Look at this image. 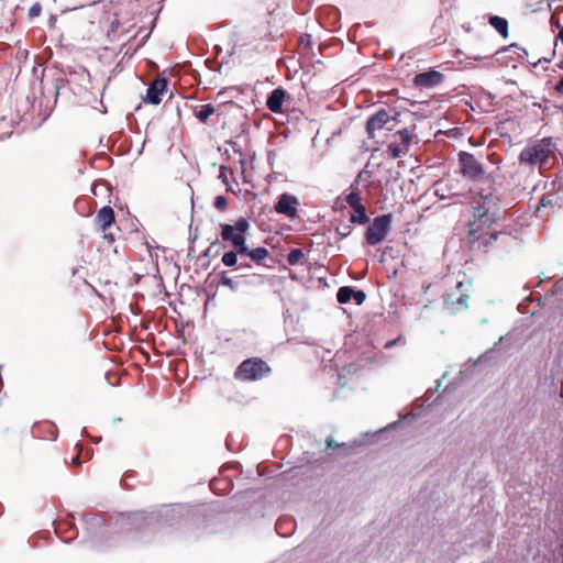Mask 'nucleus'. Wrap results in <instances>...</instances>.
Returning <instances> with one entry per match:
<instances>
[{"label": "nucleus", "instance_id": "nucleus-27", "mask_svg": "<svg viewBox=\"0 0 563 563\" xmlns=\"http://www.w3.org/2000/svg\"><path fill=\"white\" fill-rule=\"evenodd\" d=\"M227 199L223 196H218L214 199V207L219 210H223L227 207Z\"/></svg>", "mask_w": 563, "mask_h": 563}, {"label": "nucleus", "instance_id": "nucleus-22", "mask_svg": "<svg viewBox=\"0 0 563 563\" xmlns=\"http://www.w3.org/2000/svg\"><path fill=\"white\" fill-rule=\"evenodd\" d=\"M352 231H353L352 225L347 224V223L339 224L335 228V233L339 236V240H343V239L347 238L352 233Z\"/></svg>", "mask_w": 563, "mask_h": 563}, {"label": "nucleus", "instance_id": "nucleus-12", "mask_svg": "<svg viewBox=\"0 0 563 563\" xmlns=\"http://www.w3.org/2000/svg\"><path fill=\"white\" fill-rule=\"evenodd\" d=\"M272 368L260 357H249V380H258L269 376Z\"/></svg>", "mask_w": 563, "mask_h": 563}, {"label": "nucleus", "instance_id": "nucleus-36", "mask_svg": "<svg viewBox=\"0 0 563 563\" xmlns=\"http://www.w3.org/2000/svg\"><path fill=\"white\" fill-rule=\"evenodd\" d=\"M393 344H394L393 342H388V343L386 344V347H389V346H391Z\"/></svg>", "mask_w": 563, "mask_h": 563}, {"label": "nucleus", "instance_id": "nucleus-18", "mask_svg": "<svg viewBox=\"0 0 563 563\" xmlns=\"http://www.w3.org/2000/svg\"><path fill=\"white\" fill-rule=\"evenodd\" d=\"M354 295V289L349 286H343L339 288L336 294V299L340 303H347L351 301L352 297Z\"/></svg>", "mask_w": 563, "mask_h": 563}, {"label": "nucleus", "instance_id": "nucleus-30", "mask_svg": "<svg viewBox=\"0 0 563 563\" xmlns=\"http://www.w3.org/2000/svg\"><path fill=\"white\" fill-rule=\"evenodd\" d=\"M228 173L229 170L225 167L220 168V178L223 180V183L228 186Z\"/></svg>", "mask_w": 563, "mask_h": 563}, {"label": "nucleus", "instance_id": "nucleus-24", "mask_svg": "<svg viewBox=\"0 0 563 563\" xmlns=\"http://www.w3.org/2000/svg\"><path fill=\"white\" fill-rule=\"evenodd\" d=\"M234 377L240 380L246 379V360L238 366Z\"/></svg>", "mask_w": 563, "mask_h": 563}, {"label": "nucleus", "instance_id": "nucleus-13", "mask_svg": "<svg viewBox=\"0 0 563 563\" xmlns=\"http://www.w3.org/2000/svg\"><path fill=\"white\" fill-rule=\"evenodd\" d=\"M166 90L167 80L165 78H156L147 88L144 101L151 104H159Z\"/></svg>", "mask_w": 563, "mask_h": 563}, {"label": "nucleus", "instance_id": "nucleus-25", "mask_svg": "<svg viewBox=\"0 0 563 563\" xmlns=\"http://www.w3.org/2000/svg\"><path fill=\"white\" fill-rule=\"evenodd\" d=\"M352 299H354L357 305H362L366 299V294L362 290L354 289V295Z\"/></svg>", "mask_w": 563, "mask_h": 563}, {"label": "nucleus", "instance_id": "nucleus-37", "mask_svg": "<svg viewBox=\"0 0 563 563\" xmlns=\"http://www.w3.org/2000/svg\"><path fill=\"white\" fill-rule=\"evenodd\" d=\"M227 190H230V191H233V192H234L233 188H232V187H230V186H228Z\"/></svg>", "mask_w": 563, "mask_h": 563}, {"label": "nucleus", "instance_id": "nucleus-32", "mask_svg": "<svg viewBox=\"0 0 563 563\" xmlns=\"http://www.w3.org/2000/svg\"><path fill=\"white\" fill-rule=\"evenodd\" d=\"M555 90L560 93L563 92V77L558 81V84L555 85Z\"/></svg>", "mask_w": 563, "mask_h": 563}, {"label": "nucleus", "instance_id": "nucleus-3", "mask_svg": "<svg viewBox=\"0 0 563 563\" xmlns=\"http://www.w3.org/2000/svg\"><path fill=\"white\" fill-rule=\"evenodd\" d=\"M393 216L391 213L382 214L376 217L372 224L368 225L365 232L366 243L369 245H377L383 242L391 229Z\"/></svg>", "mask_w": 563, "mask_h": 563}, {"label": "nucleus", "instance_id": "nucleus-33", "mask_svg": "<svg viewBox=\"0 0 563 563\" xmlns=\"http://www.w3.org/2000/svg\"><path fill=\"white\" fill-rule=\"evenodd\" d=\"M327 446L331 448V449H334V448L338 446V444H335L333 439L330 438V439L327 440Z\"/></svg>", "mask_w": 563, "mask_h": 563}, {"label": "nucleus", "instance_id": "nucleus-5", "mask_svg": "<svg viewBox=\"0 0 563 563\" xmlns=\"http://www.w3.org/2000/svg\"><path fill=\"white\" fill-rule=\"evenodd\" d=\"M460 172L464 178L481 181L485 177V168L477 158L468 152L459 153Z\"/></svg>", "mask_w": 563, "mask_h": 563}, {"label": "nucleus", "instance_id": "nucleus-34", "mask_svg": "<svg viewBox=\"0 0 563 563\" xmlns=\"http://www.w3.org/2000/svg\"><path fill=\"white\" fill-rule=\"evenodd\" d=\"M540 203H541L543 207H545L548 203H550V200H549L547 197H544V196H543V197L540 199Z\"/></svg>", "mask_w": 563, "mask_h": 563}, {"label": "nucleus", "instance_id": "nucleus-29", "mask_svg": "<svg viewBox=\"0 0 563 563\" xmlns=\"http://www.w3.org/2000/svg\"><path fill=\"white\" fill-rule=\"evenodd\" d=\"M221 283L225 286L231 287L232 289L235 287L233 284V279L230 278L227 274H223L221 277Z\"/></svg>", "mask_w": 563, "mask_h": 563}, {"label": "nucleus", "instance_id": "nucleus-6", "mask_svg": "<svg viewBox=\"0 0 563 563\" xmlns=\"http://www.w3.org/2000/svg\"><path fill=\"white\" fill-rule=\"evenodd\" d=\"M468 295L463 282H459L454 289L445 294L443 298L444 309L454 314L467 308Z\"/></svg>", "mask_w": 563, "mask_h": 563}, {"label": "nucleus", "instance_id": "nucleus-21", "mask_svg": "<svg viewBox=\"0 0 563 563\" xmlns=\"http://www.w3.org/2000/svg\"><path fill=\"white\" fill-rule=\"evenodd\" d=\"M268 255V251L265 247H256L252 251H249V257L253 261L260 263Z\"/></svg>", "mask_w": 563, "mask_h": 563}, {"label": "nucleus", "instance_id": "nucleus-23", "mask_svg": "<svg viewBox=\"0 0 563 563\" xmlns=\"http://www.w3.org/2000/svg\"><path fill=\"white\" fill-rule=\"evenodd\" d=\"M238 253L239 252L236 250L224 253L222 256V263L225 266H234L238 262Z\"/></svg>", "mask_w": 563, "mask_h": 563}, {"label": "nucleus", "instance_id": "nucleus-10", "mask_svg": "<svg viewBox=\"0 0 563 563\" xmlns=\"http://www.w3.org/2000/svg\"><path fill=\"white\" fill-rule=\"evenodd\" d=\"M95 222L97 228L104 233L103 238L112 243L114 241L113 235L106 233V231L114 223L113 209L109 206L101 208L96 216Z\"/></svg>", "mask_w": 563, "mask_h": 563}, {"label": "nucleus", "instance_id": "nucleus-19", "mask_svg": "<svg viewBox=\"0 0 563 563\" xmlns=\"http://www.w3.org/2000/svg\"><path fill=\"white\" fill-rule=\"evenodd\" d=\"M305 254L300 249H292L287 255V262L289 265H298L301 263Z\"/></svg>", "mask_w": 563, "mask_h": 563}, {"label": "nucleus", "instance_id": "nucleus-38", "mask_svg": "<svg viewBox=\"0 0 563 563\" xmlns=\"http://www.w3.org/2000/svg\"><path fill=\"white\" fill-rule=\"evenodd\" d=\"M560 68H563V60L559 64Z\"/></svg>", "mask_w": 563, "mask_h": 563}, {"label": "nucleus", "instance_id": "nucleus-35", "mask_svg": "<svg viewBox=\"0 0 563 563\" xmlns=\"http://www.w3.org/2000/svg\"><path fill=\"white\" fill-rule=\"evenodd\" d=\"M73 464H75V465L79 464L78 456H76V457H74V459H73Z\"/></svg>", "mask_w": 563, "mask_h": 563}, {"label": "nucleus", "instance_id": "nucleus-15", "mask_svg": "<svg viewBox=\"0 0 563 563\" xmlns=\"http://www.w3.org/2000/svg\"><path fill=\"white\" fill-rule=\"evenodd\" d=\"M489 24L503 36H508V21L504 18L494 15L489 19Z\"/></svg>", "mask_w": 563, "mask_h": 563}, {"label": "nucleus", "instance_id": "nucleus-14", "mask_svg": "<svg viewBox=\"0 0 563 563\" xmlns=\"http://www.w3.org/2000/svg\"><path fill=\"white\" fill-rule=\"evenodd\" d=\"M286 90L283 88L274 89L267 98L266 106L274 113L283 112V103L286 98Z\"/></svg>", "mask_w": 563, "mask_h": 563}, {"label": "nucleus", "instance_id": "nucleus-9", "mask_svg": "<svg viewBox=\"0 0 563 563\" xmlns=\"http://www.w3.org/2000/svg\"><path fill=\"white\" fill-rule=\"evenodd\" d=\"M444 80V75L438 70L430 69L419 73L413 77V85L420 89H430L439 86Z\"/></svg>", "mask_w": 563, "mask_h": 563}, {"label": "nucleus", "instance_id": "nucleus-28", "mask_svg": "<svg viewBox=\"0 0 563 563\" xmlns=\"http://www.w3.org/2000/svg\"><path fill=\"white\" fill-rule=\"evenodd\" d=\"M311 36L306 34V35H302L300 36L299 38V44L300 46L305 47V48H308L310 45H311Z\"/></svg>", "mask_w": 563, "mask_h": 563}, {"label": "nucleus", "instance_id": "nucleus-8", "mask_svg": "<svg viewBox=\"0 0 563 563\" xmlns=\"http://www.w3.org/2000/svg\"><path fill=\"white\" fill-rule=\"evenodd\" d=\"M299 200L296 196L290 194H282L274 206V210L278 214L286 216L289 219L298 218Z\"/></svg>", "mask_w": 563, "mask_h": 563}, {"label": "nucleus", "instance_id": "nucleus-17", "mask_svg": "<svg viewBox=\"0 0 563 563\" xmlns=\"http://www.w3.org/2000/svg\"><path fill=\"white\" fill-rule=\"evenodd\" d=\"M214 113V108L212 104H202L196 111V117L200 122L205 123L207 120Z\"/></svg>", "mask_w": 563, "mask_h": 563}, {"label": "nucleus", "instance_id": "nucleus-4", "mask_svg": "<svg viewBox=\"0 0 563 563\" xmlns=\"http://www.w3.org/2000/svg\"><path fill=\"white\" fill-rule=\"evenodd\" d=\"M246 232V218H240L235 225L223 224L221 231V238L225 242H231L233 247L243 254L246 252L244 244V233Z\"/></svg>", "mask_w": 563, "mask_h": 563}, {"label": "nucleus", "instance_id": "nucleus-7", "mask_svg": "<svg viewBox=\"0 0 563 563\" xmlns=\"http://www.w3.org/2000/svg\"><path fill=\"white\" fill-rule=\"evenodd\" d=\"M395 136L398 137V141H393L388 144L387 153L391 158H399L409 151L413 135L408 129H402L398 131Z\"/></svg>", "mask_w": 563, "mask_h": 563}, {"label": "nucleus", "instance_id": "nucleus-26", "mask_svg": "<svg viewBox=\"0 0 563 563\" xmlns=\"http://www.w3.org/2000/svg\"><path fill=\"white\" fill-rule=\"evenodd\" d=\"M42 7L40 3H34L29 10L30 18H36L41 14Z\"/></svg>", "mask_w": 563, "mask_h": 563}, {"label": "nucleus", "instance_id": "nucleus-1", "mask_svg": "<svg viewBox=\"0 0 563 563\" xmlns=\"http://www.w3.org/2000/svg\"><path fill=\"white\" fill-rule=\"evenodd\" d=\"M467 244L473 253L503 260L516 245V238L499 230L495 217L485 206L477 205L468 223Z\"/></svg>", "mask_w": 563, "mask_h": 563}, {"label": "nucleus", "instance_id": "nucleus-2", "mask_svg": "<svg viewBox=\"0 0 563 563\" xmlns=\"http://www.w3.org/2000/svg\"><path fill=\"white\" fill-rule=\"evenodd\" d=\"M556 144L552 137H543L536 141H530L522 148L518 156V162L521 166H527L531 170L538 169L542 173L548 168L551 159H555Z\"/></svg>", "mask_w": 563, "mask_h": 563}, {"label": "nucleus", "instance_id": "nucleus-31", "mask_svg": "<svg viewBox=\"0 0 563 563\" xmlns=\"http://www.w3.org/2000/svg\"><path fill=\"white\" fill-rule=\"evenodd\" d=\"M555 25L559 29V33H558L556 38H559V40H561L563 42V25L562 26L560 25L559 20H555Z\"/></svg>", "mask_w": 563, "mask_h": 563}, {"label": "nucleus", "instance_id": "nucleus-16", "mask_svg": "<svg viewBox=\"0 0 563 563\" xmlns=\"http://www.w3.org/2000/svg\"><path fill=\"white\" fill-rule=\"evenodd\" d=\"M355 213L350 214V222L355 224H366L369 218L366 214L365 206H358L353 209Z\"/></svg>", "mask_w": 563, "mask_h": 563}, {"label": "nucleus", "instance_id": "nucleus-20", "mask_svg": "<svg viewBox=\"0 0 563 563\" xmlns=\"http://www.w3.org/2000/svg\"><path fill=\"white\" fill-rule=\"evenodd\" d=\"M345 201L353 209L357 208L358 206H364L362 203L361 195L357 191H351L349 195H346Z\"/></svg>", "mask_w": 563, "mask_h": 563}, {"label": "nucleus", "instance_id": "nucleus-11", "mask_svg": "<svg viewBox=\"0 0 563 563\" xmlns=\"http://www.w3.org/2000/svg\"><path fill=\"white\" fill-rule=\"evenodd\" d=\"M390 114L386 109H379L366 122V132L369 139L375 137V132L384 129L390 121Z\"/></svg>", "mask_w": 563, "mask_h": 563}]
</instances>
